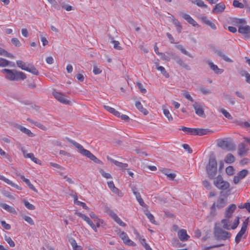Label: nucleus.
Listing matches in <instances>:
<instances>
[{
  "label": "nucleus",
  "instance_id": "obj_1",
  "mask_svg": "<svg viewBox=\"0 0 250 250\" xmlns=\"http://www.w3.org/2000/svg\"><path fill=\"white\" fill-rule=\"evenodd\" d=\"M230 190L226 192L223 191L220 192V196L214 202L210 207V215L214 216L217 214V209H221L228 204L227 198L229 195Z\"/></svg>",
  "mask_w": 250,
  "mask_h": 250
},
{
  "label": "nucleus",
  "instance_id": "obj_2",
  "mask_svg": "<svg viewBox=\"0 0 250 250\" xmlns=\"http://www.w3.org/2000/svg\"><path fill=\"white\" fill-rule=\"evenodd\" d=\"M65 139L70 143L72 144L78 150V152L83 156H85L90 160L93 161L94 163L99 164H103L102 162L98 159L94 155H93L90 151L84 148L83 146L80 144L71 140L68 138Z\"/></svg>",
  "mask_w": 250,
  "mask_h": 250
},
{
  "label": "nucleus",
  "instance_id": "obj_3",
  "mask_svg": "<svg viewBox=\"0 0 250 250\" xmlns=\"http://www.w3.org/2000/svg\"><path fill=\"white\" fill-rule=\"evenodd\" d=\"M1 72L5 73L6 79L10 81H18L24 80L26 78L25 75L22 72H17L16 70L3 69L1 70Z\"/></svg>",
  "mask_w": 250,
  "mask_h": 250
},
{
  "label": "nucleus",
  "instance_id": "obj_4",
  "mask_svg": "<svg viewBox=\"0 0 250 250\" xmlns=\"http://www.w3.org/2000/svg\"><path fill=\"white\" fill-rule=\"evenodd\" d=\"M240 217L236 216L232 221L231 218H225L221 220L223 228L227 230L235 229L239 224Z\"/></svg>",
  "mask_w": 250,
  "mask_h": 250
},
{
  "label": "nucleus",
  "instance_id": "obj_5",
  "mask_svg": "<svg viewBox=\"0 0 250 250\" xmlns=\"http://www.w3.org/2000/svg\"><path fill=\"white\" fill-rule=\"evenodd\" d=\"M217 163L216 159L214 157H210L209 159L208 165L206 167V170L208 177L212 179L217 173Z\"/></svg>",
  "mask_w": 250,
  "mask_h": 250
},
{
  "label": "nucleus",
  "instance_id": "obj_6",
  "mask_svg": "<svg viewBox=\"0 0 250 250\" xmlns=\"http://www.w3.org/2000/svg\"><path fill=\"white\" fill-rule=\"evenodd\" d=\"M214 186L219 189L222 191L225 190L229 189L230 185L229 183L225 181L221 175H218L213 181Z\"/></svg>",
  "mask_w": 250,
  "mask_h": 250
},
{
  "label": "nucleus",
  "instance_id": "obj_7",
  "mask_svg": "<svg viewBox=\"0 0 250 250\" xmlns=\"http://www.w3.org/2000/svg\"><path fill=\"white\" fill-rule=\"evenodd\" d=\"M217 145L221 148L227 151L235 150V146L231 140H220L218 141Z\"/></svg>",
  "mask_w": 250,
  "mask_h": 250
},
{
  "label": "nucleus",
  "instance_id": "obj_8",
  "mask_svg": "<svg viewBox=\"0 0 250 250\" xmlns=\"http://www.w3.org/2000/svg\"><path fill=\"white\" fill-rule=\"evenodd\" d=\"M230 233L226 231L219 227H216L214 229V235L218 240H225L230 237Z\"/></svg>",
  "mask_w": 250,
  "mask_h": 250
},
{
  "label": "nucleus",
  "instance_id": "obj_9",
  "mask_svg": "<svg viewBox=\"0 0 250 250\" xmlns=\"http://www.w3.org/2000/svg\"><path fill=\"white\" fill-rule=\"evenodd\" d=\"M249 223V218L247 217L242 223L241 230L239 231V232L237 233L235 237V242H236V243L238 244L240 242L243 235L247 231Z\"/></svg>",
  "mask_w": 250,
  "mask_h": 250
},
{
  "label": "nucleus",
  "instance_id": "obj_10",
  "mask_svg": "<svg viewBox=\"0 0 250 250\" xmlns=\"http://www.w3.org/2000/svg\"><path fill=\"white\" fill-rule=\"evenodd\" d=\"M238 31L239 33L242 34L245 39H250V26L249 25L242 26L239 25L238 27Z\"/></svg>",
  "mask_w": 250,
  "mask_h": 250
},
{
  "label": "nucleus",
  "instance_id": "obj_11",
  "mask_svg": "<svg viewBox=\"0 0 250 250\" xmlns=\"http://www.w3.org/2000/svg\"><path fill=\"white\" fill-rule=\"evenodd\" d=\"M192 106L194 109L195 113L199 116L205 117V114L203 106L198 102H195Z\"/></svg>",
  "mask_w": 250,
  "mask_h": 250
},
{
  "label": "nucleus",
  "instance_id": "obj_12",
  "mask_svg": "<svg viewBox=\"0 0 250 250\" xmlns=\"http://www.w3.org/2000/svg\"><path fill=\"white\" fill-rule=\"evenodd\" d=\"M236 205L234 204L229 205L225 209V218H231L236 209Z\"/></svg>",
  "mask_w": 250,
  "mask_h": 250
},
{
  "label": "nucleus",
  "instance_id": "obj_13",
  "mask_svg": "<svg viewBox=\"0 0 250 250\" xmlns=\"http://www.w3.org/2000/svg\"><path fill=\"white\" fill-rule=\"evenodd\" d=\"M120 237L125 245L130 246H135L136 245L135 243L128 238L127 234L125 232L122 231L120 234Z\"/></svg>",
  "mask_w": 250,
  "mask_h": 250
},
{
  "label": "nucleus",
  "instance_id": "obj_14",
  "mask_svg": "<svg viewBox=\"0 0 250 250\" xmlns=\"http://www.w3.org/2000/svg\"><path fill=\"white\" fill-rule=\"evenodd\" d=\"M67 238L68 241L73 250H83V247L81 245H79L75 239L70 236H67Z\"/></svg>",
  "mask_w": 250,
  "mask_h": 250
},
{
  "label": "nucleus",
  "instance_id": "obj_15",
  "mask_svg": "<svg viewBox=\"0 0 250 250\" xmlns=\"http://www.w3.org/2000/svg\"><path fill=\"white\" fill-rule=\"evenodd\" d=\"M173 59L181 67L187 70H190L191 69L190 67L187 63H186L179 56H175L173 58Z\"/></svg>",
  "mask_w": 250,
  "mask_h": 250
},
{
  "label": "nucleus",
  "instance_id": "obj_16",
  "mask_svg": "<svg viewBox=\"0 0 250 250\" xmlns=\"http://www.w3.org/2000/svg\"><path fill=\"white\" fill-rule=\"evenodd\" d=\"M107 212L111 217L120 226L122 227L126 226V224L121 220L114 212L110 210H108Z\"/></svg>",
  "mask_w": 250,
  "mask_h": 250
},
{
  "label": "nucleus",
  "instance_id": "obj_17",
  "mask_svg": "<svg viewBox=\"0 0 250 250\" xmlns=\"http://www.w3.org/2000/svg\"><path fill=\"white\" fill-rule=\"evenodd\" d=\"M22 152L23 153V156L25 158H30L32 161L34 162L36 164L41 165V161L36 158L34 156V155L32 153H26V151L24 149H22Z\"/></svg>",
  "mask_w": 250,
  "mask_h": 250
},
{
  "label": "nucleus",
  "instance_id": "obj_18",
  "mask_svg": "<svg viewBox=\"0 0 250 250\" xmlns=\"http://www.w3.org/2000/svg\"><path fill=\"white\" fill-rule=\"evenodd\" d=\"M180 15L182 17L187 21L189 24H191L193 26H196L198 25L196 21L189 15L187 14L180 13Z\"/></svg>",
  "mask_w": 250,
  "mask_h": 250
},
{
  "label": "nucleus",
  "instance_id": "obj_19",
  "mask_svg": "<svg viewBox=\"0 0 250 250\" xmlns=\"http://www.w3.org/2000/svg\"><path fill=\"white\" fill-rule=\"evenodd\" d=\"M77 214L80 217L82 218L83 220H84L93 229L95 232L97 231L96 226L93 224V223L91 221V220L88 216L81 213H78Z\"/></svg>",
  "mask_w": 250,
  "mask_h": 250
},
{
  "label": "nucleus",
  "instance_id": "obj_20",
  "mask_svg": "<svg viewBox=\"0 0 250 250\" xmlns=\"http://www.w3.org/2000/svg\"><path fill=\"white\" fill-rule=\"evenodd\" d=\"M177 235L179 239L181 241H187L189 238V236L188 235L187 233V230L185 229H181L179 230Z\"/></svg>",
  "mask_w": 250,
  "mask_h": 250
},
{
  "label": "nucleus",
  "instance_id": "obj_21",
  "mask_svg": "<svg viewBox=\"0 0 250 250\" xmlns=\"http://www.w3.org/2000/svg\"><path fill=\"white\" fill-rule=\"evenodd\" d=\"M225 8L226 6L225 4L223 2H221L215 5L212 9V12L214 14L221 13L224 11Z\"/></svg>",
  "mask_w": 250,
  "mask_h": 250
},
{
  "label": "nucleus",
  "instance_id": "obj_22",
  "mask_svg": "<svg viewBox=\"0 0 250 250\" xmlns=\"http://www.w3.org/2000/svg\"><path fill=\"white\" fill-rule=\"evenodd\" d=\"M249 150V148L246 146L245 144L241 143L238 146V154L241 156H245L247 154Z\"/></svg>",
  "mask_w": 250,
  "mask_h": 250
},
{
  "label": "nucleus",
  "instance_id": "obj_23",
  "mask_svg": "<svg viewBox=\"0 0 250 250\" xmlns=\"http://www.w3.org/2000/svg\"><path fill=\"white\" fill-rule=\"evenodd\" d=\"M107 185L108 188L110 189L111 191L115 194H117L119 196H123V193L119 190V189L117 188L112 181L107 182Z\"/></svg>",
  "mask_w": 250,
  "mask_h": 250
},
{
  "label": "nucleus",
  "instance_id": "obj_24",
  "mask_svg": "<svg viewBox=\"0 0 250 250\" xmlns=\"http://www.w3.org/2000/svg\"><path fill=\"white\" fill-rule=\"evenodd\" d=\"M213 51L215 53L217 54L218 56L221 57L222 59L227 62H232L233 61L227 57L225 54L224 52L221 49H214Z\"/></svg>",
  "mask_w": 250,
  "mask_h": 250
},
{
  "label": "nucleus",
  "instance_id": "obj_25",
  "mask_svg": "<svg viewBox=\"0 0 250 250\" xmlns=\"http://www.w3.org/2000/svg\"><path fill=\"white\" fill-rule=\"evenodd\" d=\"M213 131L208 129H203L200 128H194V135H204L209 134L212 133Z\"/></svg>",
  "mask_w": 250,
  "mask_h": 250
},
{
  "label": "nucleus",
  "instance_id": "obj_26",
  "mask_svg": "<svg viewBox=\"0 0 250 250\" xmlns=\"http://www.w3.org/2000/svg\"><path fill=\"white\" fill-rule=\"evenodd\" d=\"M107 159L121 169H126L128 166V165L126 163H123L111 158L107 157Z\"/></svg>",
  "mask_w": 250,
  "mask_h": 250
},
{
  "label": "nucleus",
  "instance_id": "obj_27",
  "mask_svg": "<svg viewBox=\"0 0 250 250\" xmlns=\"http://www.w3.org/2000/svg\"><path fill=\"white\" fill-rule=\"evenodd\" d=\"M208 63L210 69L217 74H222L224 70L218 68L217 65L214 64L213 62L208 61Z\"/></svg>",
  "mask_w": 250,
  "mask_h": 250
},
{
  "label": "nucleus",
  "instance_id": "obj_28",
  "mask_svg": "<svg viewBox=\"0 0 250 250\" xmlns=\"http://www.w3.org/2000/svg\"><path fill=\"white\" fill-rule=\"evenodd\" d=\"M201 19L204 24L209 26L213 30L216 29L215 24L210 21L207 16H202L201 17Z\"/></svg>",
  "mask_w": 250,
  "mask_h": 250
},
{
  "label": "nucleus",
  "instance_id": "obj_29",
  "mask_svg": "<svg viewBox=\"0 0 250 250\" xmlns=\"http://www.w3.org/2000/svg\"><path fill=\"white\" fill-rule=\"evenodd\" d=\"M0 206L4 209L7 211L8 212L14 214H17V211L15 208L13 207L10 206L9 205L4 203H0Z\"/></svg>",
  "mask_w": 250,
  "mask_h": 250
},
{
  "label": "nucleus",
  "instance_id": "obj_30",
  "mask_svg": "<svg viewBox=\"0 0 250 250\" xmlns=\"http://www.w3.org/2000/svg\"><path fill=\"white\" fill-rule=\"evenodd\" d=\"M104 107L106 111H107L109 113L112 114L115 116H116L117 117H120V112H118V111L116 110L114 108H112L108 105H104Z\"/></svg>",
  "mask_w": 250,
  "mask_h": 250
},
{
  "label": "nucleus",
  "instance_id": "obj_31",
  "mask_svg": "<svg viewBox=\"0 0 250 250\" xmlns=\"http://www.w3.org/2000/svg\"><path fill=\"white\" fill-rule=\"evenodd\" d=\"M144 212L145 215L146 216L151 223L154 225L157 224L156 221L155 220L154 216L149 211L147 208H146V209L144 210Z\"/></svg>",
  "mask_w": 250,
  "mask_h": 250
},
{
  "label": "nucleus",
  "instance_id": "obj_32",
  "mask_svg": "<svg viewBox=\"0 0 250 250\" xmlns=\"http://www.w3.org/2000/svg\"><path fill=\"white\" fill-rule=\"evenodd\" d=\"M135 106L140 112L143 113L144 115H146L148 113L147 110L143 107L140 102L136 101L135 103Z\"/></svg>",
  "mask_w": 250,
  "mask_h": 250
},
{
  "label": "nucleus",
  "instance_id": "obj_33",
  "mask_svg": "<svg viewBox=\"0 0 250 250\" xmlns=\"http://www.w3.org/2000/svg\"><path fill=\"white\" fill-rule=\"evenodd\" d=\"M235 161L234 155L231 153L228 154L225 158L224 161L227 164H232Z\"/></svg>",
  "mask_w": 250,
  "mask_h": 250
},
{
  "label": "nucleus",
  "instance_id": "obj_34",
  "mask_svg": "<svg viewBox=\"0 0 250 250\" xmlns=\"http://www.w3.org/2000/svg\"><path fill=\"white\" fill-rule=\"evenodd\" d=\"M19 129L23 133L27 134L29 137H33L34 135L31 131L28 128H25V127L20 126L19 127Z\"/></svg>",
  "mask_w": 250,
  "mask_h": 250
},
{
  "label": "nucleus",
  "instance_id": "obj_35",
  "mask_svg": "<svg viewBox=\"0 0 250 250\" xmlns=\"http://www.w3.org/2000/svg\"><path fill=\"white\" fill-rule=\"evenodd\" d=\"M26 71L35 75H38L39 74L38 70L33 65H32L29 64Z\"/></svg>",
  "mask_w": 250,
  "mask_h": 250
},
{
  "label": "nucleus",
  "instance_id": "obj_36",
  "mask_svg": "<svg viewBox=\"0 0 250 250\" xmlns=\"http://www.w3.org/2000/svg\"><path fill=\"white\" fill-rule=\"evenodd\" d=\"M16 62H17V64L19 68H21L22 70H25V71L29 65V64H26L23 61H20V60L17 61Z\"/></svg>",
  "mask_w": 250,
  "mask_h": 250
},
{
  "label": "nucleus",
  "instance_id": "obj_37",
  "mask_svg": "<svg viewBox=\"0 0 250 250\" xmlns=\"http://www.w3.org/2000/svg\"><path fill=\"white\" fill-rule=\"evenodd\" d=\"M109 38L111 40V42L114 44V46H113L114 48L115 49H117L118 50H121L122 49V48L121 46H120L119 45V44H120L119 42L118 41L114 40L113 38L111 36H110Z\"/></svg>",
  "mask_w": 250,
  "mask_h": 250
},
{
  "label": "nucleus",
  "instance_id": "obj_38",
  "mask_svg": "<svg viewBox=\"0 0 250 250\" xmlns=\"http://www.w3.org/2000/svg\"><path fill=\"white\" fill-rule=\"evenodd\" d=\"M175 47L179 50H180L182 53L185 55L188 56L190 58H193V56L191 54L189 53L181 45H177Z\"/></svg>",
  "mask_w": 250,
  "mask_h": 250
},
{
  "label": "nucleus",
  "instance_id": "obj_39",
  "mask_svg": "<svg viewBox=\"0 0 250 250\" xmlns=\"http://www.w3.org/2000/svg\"><path fill=\"white\" fill-rule=\"evenodd\" d=\"M22 202L24 204L25 207L29 210H34L35 209V207L30 204L29 202H28L25 199H23L22 200Z\"/></svg>",
  "mask_w": 250,
  "mask_h": 250
},
{
  "label": "nucleus",
  "instance_id": "obj_40",
  "mask_svg": "<svg viewBox=\"0 0 250 250\" xmlns=\"http://www.w3.org/2000/svg\"><path fill=\"white\" fill-rule=\"evenodd\" d=\"M53 95L54 98L61 103H62V95L56 91H54Z\"/></svg>",
  "mask_w": 250,
  "mask_h": 250
},
{
  "label": "nucleus",
  "instance_id": "obj_41",
  "mask_svg": "<svg viewBox=\"0 0 250 250\" xmlns=\"http://www.w3.org/2000/svg\"><path fill=\"white\" fill-rule=\"evenodd\" d=\"M157 70L160 71L161 74L166 78H169V74L168 73H167L165 68L163 66H161L160 67H158Z\"/></svg>",
  "mask_w": 250,
  "mask_h": 250
},
{
  "label": "nucleus",
  "instance_id": "obj_42",
  "mask_svg": "<svg viewBox=\"0 0 250 250\" xmlns=\"http://www.w3.org/2000/svg\"><path fill=\"white\" fill-rule=\"evenodd\" d=\"M131 190L133 194L135 196L136 199L141 197V196L139 192L137 191V188L136 186L134 185L130 186Z\"/></svg>",
  "mask_w": 250,
  "mask_h": 250
},
{
  "label": "nucleus",
  "instance_id": "obj_43",
  "mask_svg": "<svg viewBox=\"0 0 250 250\" xmlns=\"http://www.w3.org/2000/svg\"><path fill=\"white\" fill-rule=\"evenodd\" d=\"M181 130H183L184 132H187V133L190 135H194V128H189L187 127H182Z\"/></svg>",
  "mask_w": 250,
  "mask_h": 250
},
{
  "label": "nucleus",
  "instance_id": "obj_44",
  "mask_svg": "<svg viewBox=\"0 0 250 250\" xmlns=\"http://www.w3.org/2000/svg\"><path fill=\"white\" fill-rule=\"evenodd\" d=\"M219 112L222 113L226 118L229 120H231L232 119L231 115L226 110L224 109H221L219 110Z\"/></svg>",
  "mask_w": 250,
  "mask_h": 250
},
{
  "label": "nucleus",
  "instance_id": "obj_45",
  "mask_svg": "<svg viewBox=\"0 0 250 250\" xmlns=\"http://www.w3.org/2000/svg\"><path fill=\"white\" fill-rule=\"evenodd\" d=\"M11 62L3 58H0V67H5L10 65Z\"/></svg>",
  "mask_w": 250,
  "mask_h": 250
},
{
  "label": "nucleus",
  "instance_id": "obj_46",
  "mask_svg": "<svg viewBox=\"0 0 250 250\" xmlns=\"http://www.w3.org/2000/svg\"><path fill=\"white\" fill-rule=\"evenodd\" d=\"M4 240L9 244L11 247H14L15 246L14 242L12 240L10 237L5 236Z\"/></svg>",
  "mask_w": 250,
  "mask_h": 250
},
{
  "label": "nucleus",
  "instance_id": "obj_47",
  "mask_svg": "<svg viewBox=\"0 0 250 250\" xmlns=\"http://www.w3.org/2000/svg\"><path fill=\"white\" fill-rule=\"evenodd\" d=\"M162 172L166 175L167 177L170 180H173L176 177V175L174 173H166V170H162Z\"/></svg>",
  "mask_w": 250,
  "mask_h": 250
},
{
  "label": "nucleus",
  "instance_id": "obj_48",
  "mask_svg": "<svg viewBox=\"0 0 250 250\" xmlns=\"http://www.w3.org/2000/svg\"><path fill=\"white\" fill-rule=\"evenodd\" d=\"M248 173V170L244 169L240 171L237 175L241 179H243Z\"/></svg>",
  "mask_w": 250,
  "mask_h": 250
},
{
  "label": "nucleus",
  "instance_id": "obj_49",
  "mask_svg": "<svg viewBox=\"0 0 250 250\" xmlns=\"http://www.w3.org/2000/svg\"><path fill=\"white\" fill-rule=\"evenodd\" d=\"M163 113L165 115V116L167 118V120L169 121H172L173 118H172L171 115L170 114V113H169V111H168V110L166 109H163Z\"/></svg>",
  "mask_w": 250,
  "mask_h": 250
},
{
  "label": "nucleus",
  "instance_id": "obj_50",
  "mask_svg": "<svg viewBox=\"0 0 250 250\" xmlns=\"http://www.w3.org/2000/svg\"><path fill=\"white\" fill-rule=\"evenodd\" d=\"M226 172L229 175H232L234 174V169L231 166H229L226 168Z\"/></svg>",
  "mask_w": 250,
  "mask_h": 250
},
{
  "label": "nucleus",
  "instance_id": "obj_51",
  "mask_svg": "<svg viewBox=\"0 0 250 250\" xmlns=\"http://www.w3.org/2000/svg\"><path fill=\"white\" fill-rule=\"evenodd\" d=\"M232 5L234 7L239 8H243L244 7V5L237 0H233Z\"/></svg>",
  "mask_w": 250,
  "mask_h": 250
},
{
  "label": "nucleus",
  "instance_id": "obj_52",
  "mask_svg": "<svg viewBox=\"0 0 250 250\" xmlns=\"http://www.w3.org/2000/svg\"><path fill=\"white\" fill-rule=\"evenodd\" d=\"M99 172L102 174V175L106 179H110L112 178L110 174H109V173L105 172L102 168L99 169Z\"/></svg>",
  "mask_w": 250,
  "mask_h": 250
},
{
  "label": "nucleus",
  "instance_id": "obj_53",
  "mask_svg": "<svg viewBox=\"0 0 250 250\" xmlns=\"http://www.w3.org/2000/svg\"><path fill=\"white\" fill-rule=\"evenodd\" d=\"M0 155L1 156H4L9 162L11 161V160H12L11 157L8 154H7L4 151H3L0 147Z\"/></svg>",
  "mask_w": 250,
  "mask_h": 250
},
{
  "label": "nucleus",
  "instance_id": "obj_54",
  "mask_svg": "<svg viewBox=\"0 0 250 250\" xmlns=\"http://www.w3.org/2000/svg\"><path fill=\"white\" fill-rule=\"evenodd\" d=\"M136 85L139 89L140 91L142 93H146V88L143 87L142 84L140 82H137Z\"/></svg>",
  "mask_w": 250,
  "mask_h": 250
},
{
  "label": "nucleus",
  "instance_id": "obj_55",
  "mask_svg": "<svg viewBox=\"0 0 250 250\" xmlns=\"http://www.w3.org/2000/svg\"><path fill=\"white\" fill-rule=\"evenodd\" d=\"M11 42L17 47H20L21 45V42L17 38H12L11 39Z\"/></svg>",
  "mask_w": 250,
  "mask_h": 250
},
{
  "label": "nucleus",
  "instance_id": "obj_56",
  "mask_svg": "<svg viewBox=\"0 0 250 250\" xmlns=\"http://www.w3.org/2000/svg\"><path fill=\"white\" fill-rule=\"evenodd\" d=\"M23 219L26 222H27L30 225H33L34 224V222L33 220L30 216H23Z\"/></svg>",
  "mask_w": 250,
  "mask_h": 250
},
{
  "label": "nucleus",
  "instance_id": "obj_57",
  "mask_svg": "<svg viewBox=\"0 0 250 250\" xmlns=\"http://www.w3.org/2000/svg\"><path fill=\"white\" fill-rule=\"evenodd\" d=\"M25 184L28 186V187L33 191H37V190L36 188L34 187V186L30 183L29 179H27L25 182Z\"/></svg>",
  "mask_w": 250,
  "mask_h": 250
},
{
  "label": "nucleus",
  "instance_id": "obj_58",
  "mask_svg": "<svg viewBox=\"0 0 250 250\" xmlns=\"http://www.w3.org/2000/svg\"><path fill=\"white\" fill-rule=\"evenodd\" d=\"M72 196L74 198V203L75 204L78 205V206H81L83 204V202L78 200V197H77V195L72 194Z\"/></svg>",
  "mask_w": 250,
  "mask_h": 250
},
{
  "label": "nucleus",
  "instance_id": "obj_59",
  "mask_svg": "<svg viewBox=\"0 0 250 250\" xmlns=\"http://www.w3.org/2000/svg\"><path fill=\"white\" fill-rule=\"evenodd\" d=\"M1 226L6 230H9L11 229V226L9 224L6 223L4 221H1Z\"/></svg>",
  "mask_w": 250,
  "mask_h": 250
},
{
  "label": "nucleus",
  "instance_id": "obj_60",
  "mask_svg": "<svg viewBox=\"0 0 250 250\" xmlns=\"http://www.w3.org/2000/svg\"><path fill=\"white\" fill-rule=\"evenodd\" d=\"M137 200L139 202L140 206H141L143 207H144L146 208H148V206L144 203L143 199L142 198V197L137 199Z\"/></svg>",
  "mask_w": 250,
  "mask_h": 250
},
{
  "label": "nucleus",
  "instance_id": "obj_61",
  "mask_svg": "<svg viewBox=\"0 0 250 250\" xmlns=\"http://www.w3.org/2000/svg\"><path fill=\"white\" fill-rule=\"evenodd\" d=\"M238 125L242 127H250V122H240Z\"/></svg>",
  "mask_w": 250,
  "mask_h": 250
},
{
  "label": "nucleus",
  "instance_id": "obj_62",
  "mask_svg": "<svg viewBox=\"0 0 250 250\" xmlns=\"http://www.w3.org/2000/svg\"><path fill=\"white\" fill-rule=\"evenodd\" d=\"M159 55L161 56V58L164 61L168 62L170 60L169 57L167 56L163 53H160V54Z\"/></svg>",
  "mask_w": 250,
  "mask_h": 250
},
{
  "label": "nucleus",
  "instance_id": "obj_63",
  "mask_svg": "<svg viewBox=\"0 0 250 250\" xmlns=\"http://www.w3.org/2000/svg\"><path fill=\"white\" fill-rule=\"evenodd\" d=\"M93 72L94 74L98 75L102 72V70L96 66H94L93 67Z\"/></svg>",
  "mask_w": 250,
  "mask_h": 250
},
{
  "label": "nucleus",
  "instance_id": "obj_64",
  "mask_svg": "<svg viewBox=\"0 0 250 250\" xmlns=\"http://www.w3.org/2000/svg\"><path fill=\"white\" fill-rule=\"evenodd\" d=\"M76 78L77 79V80L79 82H82L84 81V76L82 74H80V73L77 74L76 75Z\"/></svg>",
  "mask_w": 250,
  "mask_h": 250
}]
</instances>
